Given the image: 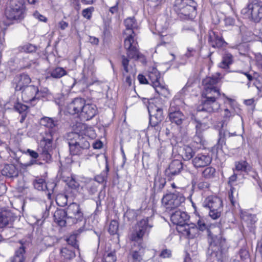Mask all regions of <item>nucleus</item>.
<instances>
[{"label": "nucleus", "instance_id": "nucleus-13", "mask_svg": "<svg viewBox=\"0 0 262 262\" xmlns=\"http://www.w3.org/2000/svg\"><path fill=\"white\" fill-rule=\"evenodd\" d=\"M68 219L71 220L72 224H76L83 219V213L79 204L76 203H71L66 210Z\"/></svg>", "mask_w": 262, "mask_h": 262}, {"label": "nucleus", "instance_id": "nucleus-27", "mask_svg": "<svg viewBox=\"0 0 262 262\" xmlns=\"http://www.w3.org/2000/svg\"><path fill=\"white\" fill-rule=\"evenodd\" d=\"M97 114V108L94 104H85L83 108L80 116L86 120L93 118Z\"/></svg>", "mask_w": 262, "mask_h": 262}, {"label": "nucleus", "instance_id": "nucleus-10", "mask_svg": "<svg viewBox=\"0 0 262 262\" xmlns=\"http://www.w3.org/2000/svg\"><path fill=\"white\" fill-rule=\"evenodd\" d=\"M185 201L183 194L174 191L163 196L162 203L167 209L173 210L180 206Z\"/></svg>", "mask_w": 262, "mask_h": 262}, {"label": "nucleus", "instance_id": "nucleus-4", "mask_svg": "<svg viewBox=\"0 0 262 262\" xmlns=\"http://www.w3.org/2000/svg\"><path fill=\"white\" fill-rule=\"evenodd\" d=\"M207 242L209 245L207 254L210 256L227 248L226 239L223 235L220 233L215 234L210 229H207Z\"/></svg>", "mask_w": 262, "mask_h": 262}, {"label": "nucleus", "instance_id": "nucleus-62", "mask_svg": "<svg viewBox=\"0 0 262 262\" xmlns=\"http://www.w3.org/2000/svg\"><path fill=\"white\" fill-rule=\"evenodd\" d=\"M153 88L155 89V91L159 94L160 92L163 90V89L165 87L164 85H162L159 81H155L154 83V85H152Z\"/></svg>", "mask_w": 262, "mask_h": 262}, {"label": "nucleus", "instance_id": "nucleus-43", "mask_svg": "<svg viewBox=\"0 0 262 262\" xmlns=\"http://www.w3.org/2000/svg\"><path fill=\"white\" fill-rule=\"evenodd\" d=\"M73 83L72 85L73 88L74 86L77 85L79 88H84L85 86H88L91 85V83L89 82L88 79L85 76L83 75L81 78L78 80L76 79H73Z\"/></svg>", "mask_w": 262, "mask_h": 262}, {"label": "nucleus", "instance_id": "nucleus-18", "mask_svg": "<svg viewBox=\"0 0 262 262\" xmlns=\"http://www.w3.org/2000/svg\"><path fill=\"white\" fill-rule=\"evenodd\" d=\"M40 124L48 128L46 135L54 136L58 129V121L57 119L44 117L40 120Z\"/></svg>", "mask_w": 262, "mask_h": 262}, {"label": "nucleus", "instance_id": "nucleus-6", "mask_svg": "<svg viewBox=\"0 0 262 262\" xmlns=\"http://www.w3.org/2000/svg\"><path fill=\"white\" fill-rule=\"evenodd\" d=\"M151 217H147L139 222L136 227V229L130 234V239L135 242V244L142 242L143 236L148 233L153 226Z\"/></svg>", "mask_w": 262, "mask_h": 262}, {"label": "nucleus", "instance_id": "nucleus-48", "mask_svg": "<svg viewBox=\"0 0 262 262\" xmlns=\"http://www.w3.org/2000/svg\"><path fill=\"white\" fill-rule=\"evenodd\" d=\"M215 169L212 167H206L202 172V176L205 179H211L214 177Z\"/></svg>", "mask_w": 262, "mask_h": 262}, {"label": "nucleus", "instance_id": "nucleus-20", "mask_svg": "<svg viewBox=\"0 0 262 262\" xmlns=\"http://www.w3.org/2000/svg\"><path fill=\"white\" fill-rule=\"evenodd\" d=\"M183 169V164L179 160H174L169 164V167L165 170V174L168 179L179 174Z\"/></svg>", "mask_w": 262, "mask_h": 262}, {"label": "nucleus", "instance_id": "nucleus-30", "mask_svg": "<svg viewBox=\"0 0 262 262\" xmlns=\"http://www.w3.org/2000/svg\"><path fill=\"white\" fill-rule=\"evenodd\" d=\"M149 115V124L156 128L159 129V124L164 119L163 111H155L154 113H148Z\"/></svg>", "mask_w": 262, "mask_h": 262}, {"label": "nucleus", "instance_id": "nucleus-41", "mask_svg": "<svg viewBox=\"0 0 262 262\" xmlns=\"http://www.w3.org/2000/svg\"><path fill=\"white\" fill-rule=\"evenodd\" d=\"M193 149L189 146H184L183 148L182 157L185 161L190 160L194 155Z\"/></svg>", "mask_w": 262, "mask_h": 262}, {"label": "nucleus", "instance_id": "nucleus-58", "mask_svg": "<svg viewBox=\"0 0 262 262\" xmlns=\"http://www.w3.org/2000/svg\"><path fill=\"white\" fill-rule=\"evenodd\" d=\"M126 215L129 220H134L137 219V213L135 210H128L126 212Z\"/></svg>", "mask_w": 262, "mask_h": 262}, {"label": "nucleus", "instance_id": "nucleus-61", "mask_svg": "<svg viewBox=\"0 0 262 262\" xmlns=\"http://www.w3.org/2000/svg\"><path fill=\"white\" fill-rule=\"evenodd\" d=\"M210 186V184L207 182H200L197 184V188L200 190H206Z\"/></svg>", "mask_w": 262, "mask_h": 262}, {"label": "nucleus", "instance_id": "nucleus-38", "mask_svg": "<svg viewBox=\"0 0 262 262\" xmlns=\"http://www.w3.org/2000/svg\"><path fill=\"white\" fill-rule=\"evenodd\" d=\"M67 74L66 71L62 68L57 67L50 72V76H47V78L52 77L54 78H60Z\"/></svg>", "mask_w": 262, "mask_h": 262}, {"label": "nucleus", "instance_id": "nucleus-63", "mask_svg": "<svg viewBox=\"0 0 262 262\" xmlns=\"http://www.w3.org/2000/svg\"><path fill=\"white\" fill-rule=\"evenodd\" d=\"M159 256L163 258H169L171 256V251L169 249H163L160 253Z\"/></svg>", "mask_w": 262, "mask_h": 262}, {"label": "nucleus", "instance_id": "nucleus-49", "mask_svg": "<svg viewBox=\"0 0 262 262\" xmlns=\"http://www.w3.org/2000/svg\"><path fill=\"white\" fill-rule=\"evenodd\" d=\"M148 76L150 80L151 81L152 85H154V83L155 81H159L160 75V73L156 69H152V71L149 72Z\"/></svg>", "mask_w": 262, "mask_h": 262}, {"label": "nucleus", "instance_id": "nucleus-55", "mask_svg": "<svg viewBox=\"0 0 262 262\" xmlns=\"http://www.w3.org/2000/svg\"><path fill=\"white\" fill-rule=\"evenodd\" d=\"M193 141L197 144L200 145H204L205 144V141L204 139L202 134L196 133L193 138Z\"/></svg>", "mask_w": 262, "mask_h": 262}, {"label": "nucleus", "instance_id": "nucleus-25", "mask_svg": "<svg viewBox=\"0 0 262 262\" xmlns=\"http://www.w3.org/2000/svg\"><path fill=\"white\" fill-rule=\"evenodd\" d=\"M168 117L172 123L178 126L181 125L186 118L185 115L181 111H174L171 107L169 110Z\"/></svg>", "mask_w": 262, "mask_h": 262}, {"label": "nucleus", "instance_id": "nucleus-39", "mask_svg": "<svg viewBox=\"0 0 262 262\" xmlns=\"http://www.w3.org/2000/svg\"><path fill=\"white\" fill-rule=\"evenodd\" d=\"M53 136L46 135V137L43 138L42 140L41 141L40 148L46 150H52V141Z\"/></svg>", "mask_w": 262, "mask_h": 262}, {"label": "nucleus", "instance_id": "nucleus-14", "mask_svg": "<svg viewBox=\"0 0 262 262\" xmlns=\"http://www.w3.org/2000/svg\"><path fill=\"white\" fill-rule=\"evenodd\" d=\"M208 41L209 45L214 48H221L227 44L222 33L218 30L209 31Z\"/></svg>", "mask_w": 262, "mask_h": 262}, {"label": "nucleus", "instance_id": "nucleus-23", "mask_svg": "<svg viewBox=\"0 0 262 262\" xmlns=\"http://www.w3.org/2000/svg\"><path fill=\"white\" fill-rule=\"evenodd\" d=\"M85 103V100L81 98H75L68 106V111L71 114H81Z\"/></svg>", "mask_w": 262, "mask_h": 262}, {"label": "nucleus", "instance_id": "nucleus-1", "mask_svg": "<svg viewBox=\"0 0 262 262\" xmlns=\"http://www.w3.org/2000/svg\"><path fill=\"white\" fill-rule=\"evenodd\" d=\"M124 24L127 31H132V34L124 39V46L126 51L127 57L130 59L138 60L142 57L138 48V43L134 39L135 34L133 30L137 26L136 21L134 17H128L124 20Z\"/></svg>", "mask_w": 262, "mask_h": 262}, {"label": "nucleus", "instance_id": "nucleus-11", "mask_svg": "<svg viewBox=\"0 0 262 262\" xmlns=\"http://www.w3.org/2000/svg\"><path fill=\"white\" fill-rule=\"evenodd\" d=\"M219 80L217 76L207 77L204 79L202 81L203 86L202 95L209 94L220 96L221 95L220 90L217 86Z\"/></svg>", "mask_w": 262, "mask_h": 262}, {"label": "nucleus", "instance_id": "nucleus-7", "mask_svg": "<svg viewBox=\"0 0 262 262\" xmlns=\"http://www.w3.org/2000/svg\"><path fill=\"white\" fill-rule=\"evenodd\" d=\"M203 206L209 210V215L213 220L220 217L223 211L222 200L216 196L210 195L205 199Z\"/></svg>", "mask_w": 262, "mask_h": 262}, {"label": "nucleus", "instance_id": "nucleus-22", "mask_svg": "<svg viewBox=\"0 0 262 262\" xmlns=\"http://www.w3.org/2000/svg\"><path fill=\"white\" fill-rule=\"evenodd\" d=\"M189 216L184 211L176 210L171 215L170 220L173 224L180 226H185L188 222Z\"/></svg>", "mask_w": 262, "mask_h": 262}, {"label": "nucleus", "instance_id": "nucleus-45", "mask_svg": "<svg viewBox=\"0 0 262 262\" xmlns=\"http://www.w3.org/2000/svg\"><path fill=\"white\" fill-rule=\"evenodd\" d=\"M186 2V10L189 13V15L191 13L194 12L196 10L197 4L193 0H185Z\"/></svg>", "mask_w": 262, "mask_h": 262}, {"label": "nucleus", "instance_id": "nucleus-53", "mask_svg": "<svg viewBox=\"0 0 262 262\" xmlns=\"http://www.w3.org/2000/svg\"><path fill=\"white\" fill-rule=\"evenodd\" d=\"M122 58V66L123 68L124 72H123V75L124 76L126 74L129 72V69L128 68L129 64V59L126 57L125 55H122L121 56Z\"/></svg>", "mask_w": 262, "mask_h": 262}, {"label": "nucleus", "instance_id": "nucleus-21", "mask_svg": "<svg viewBox=\"0 0 262 262\" xmlns=\"http://www.w3.org/2000/svg\"><path fill=\"white\" fill-rule=\"evenodd\" d=\"M212 161V157L208 154H198L192 159V164L196 168L209 165Z\"/></svg>", "mask_w": 262, "mask_h": 262}, {"label": "nucleus", "instance_id": "nucleus-32", "mask_svg": "<svg viewBox=\"0 0 262 262\" xmlns=\"http://www.w3.org/2000/svg\"><path fill=\"white\" fill-rule=\"evenodd\" d=\"M235 169L248 174L249 172L253 171L252 166L246 160H240L235 162Z\"/></svg>", "mask_w": 262, "mask_h": 262}, {"label": "nucleus", "instance_id": "nucleus-64", "mask_svg": "<svg viewBox=\"0 0 262 262\" xmlns=\"http://www.w3.org/2000/svg\"><path fill=\"white\" fill-rule=\"evenodd\" d=\"M198 230L203 231L206 229H208L207 228V226L204 221H202L199 220L197 222V225H196Z\"/></svg>", "mask_w": 262, "mask_h": 262}, {"label": "nucleus", "instance_id": "nucleus-26", "mask_svg": "<svg viewBox=\"0 0 262 262\" xmlns=\"http://www.w3.org/2000/svg\"><path fill=\"white\" fill-rule=\"evenodd\" d=\"M147 106L148 113H154L155 111H163L165 100L160 97L154 98L148 100Z\"/></svg>", "mask_w": 262, "mask_h": 262}, {"label": "nucleus", "instance_id": "nucleus-16", "mask_svg": "<svg viewBox=\"0 0 262 262\" xmlns=\"http://www.w3.org/2000/svg\"><path fill=\"white\" fill-rule=\"evenodd\" d=\"M146 248V244L143 242L138 243V245L134 244L130 252L132 262H142Z\"/></svg>", "mask_w": 262, "mask_h": 262}, {"label": "nucleus", "instance_id": "nucleus-42", "mask_svg": "<svg viewBox=\"0 0 262 262\" xmlns=\"http://www.w3.org/2000/svg\"><path fill=\"white\" fill-rule=\"evenodd\" d=\"M60 253L62 256L64 257V258L67 259H73L76 256L75 251L73 248H63L61 249Z\"/></svg>", "mask_w": 262, "mask_h": 262}, {"label": "nucleus", "instance_id": "nucleus-36", "mask_svg": "<svg viewBox=\"0 0 262 262\" xmlns=\"http://www.w3.org/2000/svg\"><path fill=\"white\" fill-rule=\"evenodd\" d=\"M25 247L21 245V246L15 251V254L11 260V262H24L25 253Z\"/></svg>", "mask_w": 262, "mask_h": 262}, {"label": "nucleus", "instance_id": "nucleus-56", "mask_svg": "<svg viewBox=\"0 0 262 262\" xmlns=\"http://www.w3.org/2000/svg\"><path fill=\"white\" fill-rule=\"evenodd\" d=\"M21 49L24 52L30 53L35 52L36 51L37 48L33 45L28 43L22 47Z\"/></svg>", "mask_w": 262, "mask_h": 262}, {"label": "nucleus", "instance_id": "nucleus-5", "mask_svg": "<svg viewBox=\"0 0 262 262\" xmlns=\"http://www.w3.org/2000/svg\"><path fill=\"white\" fill-rule=\"evenodd\" d=\"M7 18L10 20L21 21L25 17L26 10L23 0H11L5 11Z\"/></svg>", "mask_w": 262, "mask_h": 262}, {"label": "nucleus", "instance_id": "nucleus-47", "mask_svg": "<svg viewBox=\"0 0 262 262\" xmlns=\"http://www.w3.org/2000/svg\"><path fill=\"white\" fill-rule=\"evenodd\" d=\"M56 202L59 206L64 207L68 203V195L63 193L58 194L56 198Z\"/></svg>", "mask_w": 262, "mask_h": 262}, {"label": "nucleus", "instance_id": "nucleus-2", "mask_svg": "<svg viewBox=\"0 0 262 262\" xmlns=\"http://www.w3.org/2000/svg\"><path fill=\"white\" fill-rule=\"evenodd\" d=\"M70 153L73 156H80L85 154L90 147L88 138L76 132L68 134V139Z\"/></svg>", "mask_w": 262, "mask_h": 262}, {"label": "nucleus", "instance_id": "nucleus-8", "mask_svg": "<svg viewBox=\"0 0 262 262\" xmlns=\"http://www.w3.org/2000/svg\"><path fill=\"white\" fill-rule=\"evenodd\" d=\"M241 12L243 14L250 16L255 23L262 19V1L260 0H250L246 8Z\"/></svg>", "mask_w": 262, "mask_h": 262}, {"label": "nucleus", "instance_id": "nucleus-3", "mask_svg": "<svg viewBox=\"0 0 262 262\" xmlns=\"http://www.w3.org/2000/svg\"><path fill=\"white\" fill-rule=\"evenodd\" d=\"M203 99L196 108L198 116H202L203 119H208L212 113L217 112L220 108V103L216 101L219 97L215 95H202Z\"/></svg>", "mask_w": 262, "mask_h": 262}, {"label": "nucleus", "instance_id": "nucleus-28", "mask_svg": "<svg viewBox=\"0 0 262 262\" xmlns=\"http://www.w3.org/2000/svg\"><path fill=\"white\" fill-rule=\"evenodd\" d=\"M19 172L18 168L14 164H5L1 170L2 174L9 178L17 177Z\"/></svg>", "mask_w": 262, "mask_h": 262}, {"label": "nucleus", "instance_id": "nucleus-44", "mask_svg": "<svg viewBox=\"0 0 262 262\" xmlns=\"http://www.w3.org/2000/svg\"><path fill=\"white\" fill-rule=\"evenodd\" d=\"M186 2L185 0H176L174 2V6L177 8L182 14L185 15H189V13L186 10Z\"/></svg>", "mask_w": 262, "mask_h": 262}, {"label": "nucleus", "instance_id": "nucleus-12", "mask_svg": "<svg viewBox=\"0 0 262 262\" xmlns=\"http://www.w3.org/2000/svg\"><path fill=\"white\" fill-rule=\"evenodd\" d=\"M17 216L11 210L6 208L0 209V229L3 230L13 228Z\"/></svg>", "mask_w": 262, "mask_h": 262}, {"label": "nucleus", "instance_id": "nucleus-46", "mask_svg": "<svg viewBox=\"0 0 262 262\" xmlns=\"http://www.w3.org/2000/svg\"><path fill=\"white\" fill-rule=\"evenodd\" d=\"M13 108L18 113L24 114L25 113H28L29 107L21 102H17L14 103Z\"/></svg>", "mask_w": 262, "mask_h": 262}, {"label": "nucleus", "instance_id": "nucleus-17", "mask_svg": "<svg viewBox=\"0 0 262 262\" xmlns=\"http://www.w3.org/2000/svg\"><path fill=\"white\" fill-rule=\"evenodd\" d=\"M31 80L29 75L22 73L16 75L13 81V86L16 91L23 90L31 82Z\"/></svg>", "mask_w": 262, "mask_h": 262}, {"label": "nucleus", "instance_id": "nucleus-31", "mask_svg": "<svg viewBox=\"0 0 262 262\" xmlns=\"http://www.w3.org/2000/svg\"><path fill=\"white\" fill-rule=\"evenodd\" d=\"M201 119L203 120L202 116H198L196 113L191 116V121L192 123L195 125L196 133L202 134L203 132L208 127L206 123L202 122Z\"/></svg>", "mask_w": 262, "mask_h": 262}, {"label": "nucleus", "instance_id": "nucleus-34", "mask_svg": "<svg viewBox=\"0 0 262 262\" xmlns=\"http://www.w3.org/2000/svg\"><path fill=\"white\" fill-rule=\"evenodd\" d=\"M217 262H231L229 257L227 254V249H223L219 251V252L214 253L213 256H211Z\"/></svg>", "mask_w": 262, "mask_h": 262}, {"label": "nucleus", "instance_id": "nucleus-15", "mask_svg": "<svg viewBox=\"0 0 262 262\" xmlns=\"http://www.w3.org/2000/svg\"><path fill=\"white\" fill-rule=\"evenodd\" d=\"M35 189L39 190L46 191L48 198L51 199V195L54 191L55 184L54 183H46L45 180L42 178H37L33 182Z\"/></svg>", "mask_w": 262, "mask_h": 262}, {"label": "nucleus", "instance_id": "nucleus-50", "mask_svg": "<svg viewBox=\"0 0 262 262\" xmlns=\"http://www.w3.org/2000/svg\"><path fill=\"white\" fill-rule=\"evenodd\" d=\"M119 224L118 222L116 220H113L111 222L109 228L108 232L112 235H115L117 233L118 231Z\"/></svg>", "mask_w": 262, "mask_h": 262}, {"label": "nucleus", "instance_id": "nucleus-57", "mask_svg": "<svg viewBox=\"0 0 262 262\" xmlns=\"http://www.w3.org/2000/svg\"><path fill=\"white\" fill-rule=\"evenodd\" d=\"M51 150H45L41 149V155L43 158V160L46 161L47 162H49L51 160V155L50 154Z\"/></svg>", "mask_w": 262, "mask_h": 262}, {"label": "nucleus", "instance_id": "nucleus-40", "mask_svg": "<svg viewBox=\"0 0 262 262\" xmlns=\"http://www.w3.org/2000/svg\"><path fill=\"white\" fill-rule=\"evenodd\" d=\"M166 183V180L163 178L160 177L155 178L154 184V189L155 191H161L165 185Z\"/></svg>", "mask_w": 262, "mask_h": 262}, {"label": "nucleus", "instance_id": "nucleus-51", "mask_svg": "<svg viewBox=\"0 0 262 262\" xmlns=\"http://www.w3.org/2000/svg\"><path fill=\"white\" fill-rule=\"evenodd\" d=\"M98 185L93 181L90 182L86 186V190L90 194L93 195L97 191Z\"/></svg>", "mask_w": 262, "mask_h": 262}, {"label": "nucleus", "instance_id": "nucleus-24", "mask_svg": "<svg viewBox=\"0 0 262 262\" xmlns=\"http://www.w3.org/2000/svg\"><path fill=\"white\" fill-rule=\"evenodd\" d=\"M54 222L60 227H65L71 222L68 219L66 210L62 209H57L54 213Z\"/></svg>", "mask_w": 262, "mask_h": 262}, {"label": "nucleus", "instance_id": "nucleus-29", "mask_svg": "<svg viewBox=\"0 0 262 262\" xmlns=\"http://www.w3.org/2000/svg\"><path fill=\"white\" fill-rule=\"evenodd\" d=\"M224 123H223L222 127L219 131V138L217 143V148L222 149L223 146L226 144V140L227 137L236 136V133H230L228 130L224 128Z\"/></svg>", "mask_w": 262, "mask_h": 262}, {"label": "nucleus", "instance_id": "nucleus-60", "mask_svg": "<svg viewBox=\"0 0 262 262\" xmlns=\"http://www.w3.org/2000/svg\"><path fill=\"white\" fill-rule=\"evenodd\" d=\"M105 262H115L116 261V256L115 252L108 253L105 257Z\"/></svg>", "mask_w": 262, "mask_h": 262}, {"label": "nucleus", "instance_id": "nucleus-9", "mask_svg": "<svg viewBox=\"0 0 262 262\" xmlns=\"http://www.w3.org/2000/svg\"><path fill=\"white\" fill-rule=\"evenodd\" d=\"M22 91V98L26 103L35 105L41 97L45 96V92L39 91L38 87L30 85L25 87Z\"/></svg>", "mask_w": 262, "mask_h": 262}, {"label": "nucleus", "instance_id": "nucleus-54", "mask_svg": "<svg viewBox=\"0 0 262 262\" xmlns=\"http://www.w3.org/2000/svg\"><path fill=\"white\" fill-rule=\"evenodd\" d=\"M94 11L93 7H90L84 9L82 11V15L87 19H90L92 17L93 12Z\"/></svg>", "mask_w": 262, "mask_h": 262}, {"label": "nucleus", "instance_id": "nucleus-35", "mask_svg": "<svg viewBox=\"0 0 262 262\" xmlns=\"http://www.w3.org/2000/svg\"><path fill=\"white\" fill-rule=\"evenodd\" d=\"M233 63V56L229 53H225L222 56V60L220 62L219 67L223 69H228Z\"/></svg>", "mask_w": 262, "mask_h": 262}, {"label": "nucleus", "instance_id": "nucleus-37", "mask_svg": "<svg viewBox=\"0 0 262 262\" xmlns=\"http://www.w3.org/2000/svg\"><path fill=\"white\" fill-rule=\"evenodd\" d=\"M108 171L109 167L107 163L106 162L105 170L102 171L99 174L95 177V181L99 184L103 183V182H105V184H106Z\"/></svg>", "mask_w": 262, "mask_h": 262}, {"label": "nucleus", "instance_id": "nucleus-19", "mask_svg": "<svg viewBox=\"0 0 262 262\" xmlns=\"http://www.w3.org/2000/svg\"><path fill=\"white\" fill-rule=\"evenodd\" d=\"M240 216L242 220L245 225L252 232L255 228V223L257 221L256 215L249 213L247 211L241 210Z\"/></svg>", "mask_w": 262, "mask_h": 262}, {"label": "nucleus", "instance_id": "nucleus-52", "mask_svg": "<svg viewBox=\"0 0 262 262\" xmlns=\"http://www.w3.org/2000/svg\"><path fill=\"white\" fill-rule=\"evenodd\" d=\"M77 237L73 233L67 239L68 244L71 245L73 248H78V245L76 239Z\"/></svg>", "mask_w": 262, "mask_h": 262}, {"label": "nucleus", "instance_id": "nucleus-33", "mask_svg": "<svg viewBox=\"0 0 262 262\" xmlns=\"http://www.w3.org/2000/svg\"><path fill=\"white\" fill-rule=\"evenodd\" d=\"M237 174L234 173L232 176H231L229 178L228 184L230 185L231 188L230 190L229 191V199L230 201L231 204L233 206H234L236 203V199L233 195V194L236 192L235 188L232 186V183L236 181L237 179Z\"/></svg>", "mask_w": 262, "mask_h": 262}, {"label": "nucleus", "instance_id": "nucleus-59", "mask_svg": "<svg viewBox=\"0 0 262 262\" xmlns=\"http://www.w3.org/2000/svg\"><path fill=\"white\" fill-rule=\"evenodd\" d=\"M185 231L186 232L187 235L190 238H193L196 234H198V229L197 227H194V228L189 229V230Z\"/></svg>", "mask_w": 262, "mask_h": 262}]
</instances>
